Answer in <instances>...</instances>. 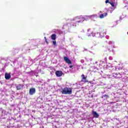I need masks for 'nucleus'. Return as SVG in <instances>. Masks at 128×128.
I'll use <instances>...</instances> for the list:
<instances>
[{"label":"nucleus","mask_w":128,"mask_h":128,"mask_svg":"<svg viewBox=\"0 0 128 128\" xmlns=\"http://www.w3.org/2000/svg\"><path fill=\"white\" fill-rule=\"evenodd\" d=\"M108 16V12H104L100 15V18H104V16Z\"/></svg>","instance_id":"1a4fd4ad"},{"label":"nucleus","mask_w":128,"mask_h":128,"mask_svg":"<svg viewBox=\"0 0 128 128\" xmlns=\"http://www.w3.org/2000/svg\"><path fill=\"white\" fill-rule=\"evenodd\" d=\"M109 4H111L112 6H114V3L112 2H110Z\"/></svg>","instance_id":"4468645a"},{"label":"nucleus","mask_w":128,"mask_h":128,"mask_svg":"<svg viewBox=\"0 0 128 128\" xmlns=\"http://www.w3.org/2000/svg\"><path fill=\"white\" fill-rule=\"evenodd\" d=\"M44 38H45V40H46V44H48V40H46V37H44Z\"/></svg>","instance_id":"a211bd4d"},{"label":"nucleus","mask_w":128,"mask_h":128,"mask_svg":"<svg viewBox=\"0 0 128 128\" xmlns=\"http://www.w3.org/2000/svg\"><path fill=\"white\" fill-rule=\"evenodd\" d=\"M29 94L30 96H32L36 94V88H31L30 89Z\"/></svg>","instance_id":"423d86ee"},{"label":"nucleus","mask_w":128,"mask_h":128,"mask_svg":"<svg viewBox=\"0 0 128 128\" xmlns=\"http://www.w3.org/2000/svg\"><path fill=\"white\" fill-rule=\"evenodd\" d=\"M86 20V18H84L82 16H77L75 18V20L76 21V22H78V24H80V22H84Z\"/></svg>","instance_id":"f03ea898"},{"label":"nucleus","mask_w":128,"mask_h":128,"mask_svg":"<svg viewBox=\"0 0 128 128\" xmlns=\"http://www.w3.org/2000/svg\"><path fill=\"white\" fill-rule=\"evenodd\" d=\"M55 74L56 76L60 78V76H62V74H64V73L62 70H57Z\"/></svg>","instance_id":"20e7f679"},{"label":"nucleus","mask_w":128,"mask_h":128,"mask_svg":"<svg viewBox=\"0 0 128 128\" xmlns=\"http://www.w3.org/2000/svg\"><path fill=\"white\" fill-rule=\"evenodd\" d=\"M82 77V80L81 82H88V80H86V76H85L84 74H82L81 76Z\"/></svg>","instance_id":"39448f33"},{"label":"nucleus","mask_w":128,"mask_h":128,"mask_svg":"<svg viewBox=\"0 0 128 128\" xmlns=\"http://www.w3.org/2000/svg\"><path fill=\"white\" fill-rule=\"evenodd\" d=\"M100 13L102 14V11H100Z\"/></svg>","instance_id":"aec40b11"},{"label":"nucleus","mask_w":128,"mask_h":128,"mask_svg":"<svg viewBox=\"0 0 128 128\" xmlns=\"http://www.w3.org/2000/svg\"><path fill=\"white\" fill-rule=\"evenodd\" d=\"M104 97L105 98L106 100H108V98H110V96H108V94H104Z\"/></svg>","instance_id":"ddd939ff"},{"label":"nucleus","mask_w":128,"mask_h":128,"mask_svg":"<svg viewBox=\"0 0 128 128\" xmlns=\"http://www.w3.org/2000/svg\"><path fill=\"white\" fill-rule=\"evenodd\" d=\"M44 38H45V40H46V44H48V40H46V37H44Z\"/></svg>","instance_id":"f3484780"},{"label":"nucleus","mask_w":128,"mask_h":128,"mask_svg":"<svg viewBox=\"0 0 128 128\" xmlns=\"http://www.w3.org/2000/svg\"><path fill=\"white\" fill-rule=\"evenodd\" d=\"M53 44L54 46H56V40L53 41Z\"/></svg>","instance_id":"2eb2a0df"},{"label":"nucleus","mask_w":128,"mask_h":128,"mask_svg":"<svg viewBox=\"0 0 128 128\" xmlns=\"http://www.w3.org/2000/svg\"><path fill=\"white\" fill-rule=\"evenodd\" d=\"M12 78V75L8 73L5 74V78L6 80H10Z\"/></svg>","instance_id":"6e6552de"},{"label":"nucleus","mask_w":128,"mask_h":128,"mask_svg":"<svg viewBox=\"0 0 128 128\" xmlns=\"http://www.w3.org/2000/svg\"><path fill=\"white\" fill-rule=\"evenodd\" d=\"M77 24H78V22H76V21L74 24H72L71 25V28L74 27V26H76Z\"/></svg>","instance_id":"f8f14e48"},{"label":"nucleus","mask_w":128,"mask_h":128,"mask_svg":"<svg viewBox=\"0 0 128 128\" xmlns=\"http://www.w3.org/2000/svg\"><path fill=\"white\" fill-rule=\"evenodd\" d=\"M105 2L106 4H110V0H106Z\"/></svg>","instance_id":"dca6fc26"},{"label":"nucleus","mask_w":128,"mask_h":128,"mask_svg":"<svg viewBox=\"0 0 128 128\" xmlns=\"http://www.w3.org/2000/svg\"><path fill=\"white\" fill-rule=\"evenodd\" d=\"M74 67V66H72V65H70V66H69V68H73Z\"/></svg>","instance_id":"6ab92c4d"},{"label":"nucleus","mask_w":128,"mask_h":128,"mask_svg":"<svg viewBox=\"0 0 128 128\" xmlns=\"http://www.w3.org/2000/svg\"><path fill=\"white\" fill-rule=\"evenodd\" d=\"M72 88L66 87L62 89L61 92L63 94H72Z\"/></svg>","instance_id":"f257e3e1"},{"label":"nucleus","mask_w":128,"mask_h":128,"mask_svg":"<svg viewBox=\"0 0 128 128\" xmlns=\"http://www.w3.org/2000/svg\"><path fill=\"white\" fill-rule=\"evenodd\" d=\"M51 38H52V40H56V34H52L51 35Z\"/></svg>","instance_id":"9d476101"},{"label":"nucleus","mask_w":128,"mask_h":128,"mask_svg":"<svg viewBox=\"0 0 128 128\" xmlns=\"http://www.w3.org/2000/svg\"><path fill=\"white\" fill-rule=\"evenodd\" d=\"M64 62H66V64H72V61L68 58L64 56Z\"/></svg>","instance_id":"7ed1b4c3"},{"label":"nucleus","mask_w":128,"mask_h":128,"mask_svg":"<svg viewBox=\"0 0 128 128\" xmlns=\"http://www.w3.org/2000/svg\"><path fill=\"white\" fill-rule=\"evenodd\" d=\"M92 114H93L94 118H98V116H100V115H98L96 113V112L95 111L92 112Z\"/></svg>","instance_id":"9b49d317"},{"label":"nucleus","mask_w":128,"mask_h":128,"mask_svg":"<svg viewBox=\"0 0 128 128\" xmlns=\"http://www.w3.org/2000/svg\"><path fill=\"white\" fill-rule=\"evenodd\" d=\"M76 24H78V23H77Z\"/></svg>","instance_id":"412c9836"},{"label":"nucleus","mask_w":128,"mask_h":128,"mask_svg":"<svg viewBox=\"0 0 128 128\" xmlns=\"http://www.w3.org/2000/svg\"><path fill=\"white\" fill-rule=\"evenodd\" d=\"M22 88H24V84H19L16 85V90H22Z\"/></svg>","instance_id":"0eeeda50"}]
</instances>
